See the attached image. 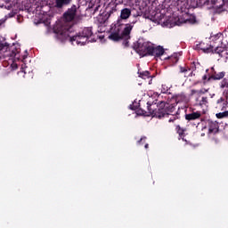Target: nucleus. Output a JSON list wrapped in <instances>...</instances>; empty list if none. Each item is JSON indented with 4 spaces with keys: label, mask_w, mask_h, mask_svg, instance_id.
Segmentation results:
<instances>
[{
    "label": "nucleus",
    "mask_w": 228,
    "mask_h": 228,
    "mask_svg": "<svg viewBox=\"0 0 228 228\" xmlns=\"http://www.w3.org/2000/svg\"><path fill=\"white\" fill-rule=\"evenodd\" d=\"M77 15V6L72 4L70 8L63 13L62 20L61 24L57 26V28L54 29V32L61 37L65 33H74V20Z\"/></svg>",
    "instance_id": "f257e3e1"
},
{
    "label": "nucleus",
    "mask_w": 228,
    "mask_h": 228,
    "mask_svg": "<svg viewBox=\"0 0 228 228\" xmlns=\"http://www.w3.org/2000/svg\"><path fill=\"white\" fill-rule=\"evenodd\" d=\"M148 113L155 118H165L170 117L175 111V105L165 102H159L158 104L147 102Z\"/></svg>",
    "instance_id": "f03ea898"
},
{
    "label": "nucleus",
    "mask_w": 228,
    "mask_h": 228,
    "mask_svg": "<svg viewBox=\"0 0 228 228\" xmlns=\"http://www.w3.org/2000/svg\"><path fill=\"white\" fill-rule=\"evenodd\" d=\"M94 35L92 28H86L81 33L77 35H72V32H68L61 35V38L64 40H69V42H76L77 45H85L88 42L90 37Z\"/></svg>",
    "instance_id": "7ed1b4c3"
},
{
    "label": "nucleus",
    "mask_w": 228,
    "mask_h": 228,
    "mask_svg": "<svg viewBox=\"0 0 228 228\" xmlns=\"http://www.w3.org/2000/svg\"><path fill=\"white\" fill-rule=\"evenodd\" d=\"M3 53H9L5 55L15 58V60H20V48H17L16 46L8 48V46L0 43V58L3 56Z\"/></svg>",
    "instance_id": "20e7f679"
},
{
    "label": "nucleus",
    "mask_w": 228,
    "mask_h": 228,
    "mask_svg": "<svg viewBox=\"0 0 228 228\" xmlns=\"http://www.w3.org/2000/svg\"><path fill=\"white\" fill-rule=\"evenodd\" d=\"M122 20H118L115 28L112 29L110 35L108 37L109 40H112V42H120V40H124L122 37Z\"/></svg>",
    "instance_id": "39448f33"
},
{
    "label": "nucleus",
    "mask_w": 228,
    "mask_h": 228,
    "mask_svg": "<svg viewBox=\"0 0 228 228\" xmlns=\"http://www.w3.org/2000/svg\"><path fill=\"white\" fill-rule=\"evenodd\" d=\"M152 43L145 41H138L135 45V51L140 56H149Z\"/></svg>",
    "instance_id": "423d86ee"
},
{
    "label": "nucleus",
    "mask_w": 228,
    "mask_h": 228,
    "mask_svg": "<svg viewBox=\"0 0 228 228\" xmlns=\"http://www.w3.org/2000/svg\"><path fill=\"white\" fill-rule=\"evenodd\" d=\"M134 24H136L134 20L125 25L122 24L121 37H123V39L129 40V38H131V31H133V28H134Z\"/></svg>",
    "instance_id": "0eeeda50"
},
{
    "label": "nucleus",
    "mask_w": 228,
    "mask_h": 228,
    "mask_svg": "<svg viewBox=\"0 0 228 228\" xmlns=\"http://www.w3.org/2000/svg\"><path fill=\"white\" fill-rule=\"evenodd\" d=\"M180 24H195L197 22V17L193 14L185 13L183 18L178 19Z\"/></svg>",
    "instance_id": "6e6552de"
},
{
    "label": "nucleus",
    "mask_w": 228,
    "mask_h": 228,
    "mask_svg": "<svg viewBox=\"0 0 228 228\" xmlns=\"http://www.w3.org/2000/svg\"><path fill=\"white\" fill-rule=\"evenodd\" d=\"M163 54H165L163 46H154V45L151 44L148 56H156L157 58H159V56H163Z\"/></svg>",
    "instance_id": "1a4fd4ad"
},
{
    "label": "nucleus",
    "mask_w": 228,
    "mask_h": 228,
    "mask_svg": "<svg viewBox=\"0 0 228 228\" xmlns=\"http://www.w3.org/2000/svg\"><path fill=\"white\" fill-rule=\"evenodd\" d=\"M200 117H202L200 110L191 111V113L185 114V120H187V122H193V120H199Z\"/></svg>",
    "instance_id": "9d476101"
},
{
    "label": "nucleus",
    "mask_w": 228,
    "mask_h": 228,
    "mask_svg": "<svg viewBox=\"0 0 228 228\" xmlns=\"http://www.w3.org/2000/svg\"><path fill=\"white\" fill-rule=\"evenodd\" d=\"M214 54H218L220 58H224L225 60H228V50L227 48L222 47V46H216L214 49Z\"/></svg>",
    "instance_id": "9b49d317"
},
{
    "label": "nucleus",
    "mask_w": 228,
    "mask_h": 228,
    "mask_svg": "<svg viewBox=\"0 0 228 228\" xmlns=\"http://www.w3.org/2000/svg\"><path fill=\"white\" fill-rule=\"evenodd\" d=\"M197 48L200 49V51H203V53H213V54H215V49H213V45H206V43L204 42H201L199 45H197Z\"/></svg>",
    "instance_id": "f8f14e48"
},
{
    "label": "nucleus",
    "mask_w": 228,
    "mask_h": 228,
    "mask_svg": "<svg viewBox=\"0 0 228 228\" xmlns=\"http://www.w3.org/2000/svg\"><path fill=\"white\" fill-rule=\"evenodd\" d=\"M72 3V0H54V8L57 10H62L65 6H69Z\"/></svg>",
    "instance_id": "ddd939ff"
},
{
    "label": "nucleus",
    "mask_w": 228,
    "mask_h": 228,
    "mask_svg": "<svg viewBox=\"0 0 228 228\" xmlns=\"http://www.w3.org/2000/svg\"><path fill=\"white\" fill-rule=\"evenodd\" d=\"M131 17V9L129 8H124L121 10L119 19L118 20H127Z\"/></svg>",
    "instance_id": "4468645a"
},
{
    "label": "nucleus",
    "mask_w": 228,
    "mask_h": 228,
    "mask_svg": "<svg viewBox=\"0 0 228 228\" xmlns=\"http://www.w3.org/2000/svg\"><path fill=\"white\" fill-rule=\"evenodd\" d=\"M227 104V98L225 97H221L216 101V108H219L222 110H226Z\"/></svg>",
    "instance_id": "2eb2a0df"
},
{
    "label": "nucleus",
    "mask_w": 228,
    "mask_h": 228,
    "mask_svg": "<svg viewBox=\"0 0 228 228\" xmlns=\"http://www.w3.org/2000/svg\"><path fill=\"white\" fill-rule=\"evenodd\" d=\"M175 131L179 136V140H184V136H186V134L184 133H186V128H183L181 127V126L177 125L175 127Z\"/></svg>",
    "instance_id": "dca6fc26"
},
{
    "label": "nucleus",
    "mask_w": 228,
    "mask_h": 228,
    "mask_svg": "<svg viewBox=\"0 0 228 228\" xmlns=\"http://www.w3.org/2000/svg\"><path fill=\"white\" fill-rule=\"evenodd\" d=\"M225 76V72L222 71L219 73H214L210 77L208 78V81H211V79H214L215 81L224 79V77Z\"/></svg>",
    "instance_id": "f3484780"
},
{
    "label": "nucleus",
    "mask_w": 228,
    "mask_h": 228,
    "mask_svg": "<svg viewBox=\"0 0 228 228\" xmlns=\"http://www.w3.org/2000/svg\"><path fill=\"white\" fill-rule=\"evenodd\" d=\"M217 132H218V123H214V122L209 123L208 133L216 134Z\"/></svg>",
    "instance_id": "a211bd4d"
},
{
    "label": "nucleus",
    "mask_w": 228,
    "mask_h": 228,
    "mask_svg": "<svg viewBox=\"0 0 228 228\" xmlns=\"http://www.w3.org/2000/svg\"><path fill=\"white\" fill-rule=\"evenodd\" d=\"M139 77H142V79H151V72L149 71H138Z\"/></svg>",
    "instance_id": "6ab92c4d"
},
{
    "label": "nucleus",
    "mask_w": 228,
    "mask_h": 228,
    "mask_svg": "<svg viewBox=\"0 0 228 228\" xmlns=\"http://www.w3.org/2000/svg\"><path fill=\"white\" fill-rule=\"evenodd\" d=\"M198 6H206L209 4V0H195Z\"/></svg>",
    "instance_id": "aec40b11"
},
{
    "label": "nucleus",
    "mask_w": 228,
    "mask_h": 228,
    "mask_svg": "<svg viewBox=\"0 0 228 228\" xmlns=\"http://www.w3.org/2000/svg\"><path fill=\"white\" fill-rule=\"evenodd\" d=\"M220 38H222V33H217L216 35H212L210 37V39H212L213 42H218V40H220Z\"/></svg>",
    "instance_id": "412c9836"
},
{
    "label": "nucleus",
    "mask_w": 228,
    "mask_h": 228,
    "mask_svg": "<svg viewBox=\"0 0 228 228\" xmlns=\"http://www.w3.org/2000/svg\"><path fill=\"white\" fill-rule=\"evenodd\" d=\"M189 70H192V71L191 72V74L189 75L191 77L192 76H195V73H193V72H195V70H197V64H196L195 62H192V63L191 64V68H189Z\"/></svg>",
    "instance_id": "4be33fe9"
},
{
    "label": "nucleus",
    "mask_w": 228,
    "mask_h": 228,
    "mask_svg": "<svg viewBox=\"0 0 228 228\" xmlns=\"http://www.w3.org/2000/svg\"><path fill=\"white\" fill-rule=\"evenodd\" d=\"M216 118H225L226 117H228V110L224 111V112H219L217 114H216Z\"/></svg>",
    "instance_id": "5701e85b"
},
{
    "label": "nucleus",
    "mask_w": 228,
    "mask_h": 228,
    "mask_svg": "<svg viewBox=\"0 0 228 228\" xmlns=\"http://www.w3.org/2000/svg\"><path fill=\"white\" fill-rule=\"evenodd\" d=\"M146 140H147L146 136L141 137V139L139 141H137V145H143L145 143Z\"/></svg>",
    "instance_id": "b1692460"
},
{
    "label": "nucleus",
    "mask_w": 228,
    "mask_h": 228,
    "mask_svg": "<svg viewBox=\"0 0 228 228\" xmlns=\"http://www.w3.org/2000/svg\"><path fill=\"white\" fill-rule=\"evenodd\" d=\"M221 88H228V78H224V79L222 81Z\"/></svg>",
    "instance_id": "393cba45"
},
{
    "label": "nucleus",
    "mask_w": 228,
    "mask_h": 228,
    "mask_svg": "<svg viewBox=\"0 0 228 228\" xmlns=\"http://www.w3.org/2000/svg\"><path fill=\"white\" fill-rule=\"evenodd\" d=\"M188 70H190V68L180 66V73L181 74H186V72H188Z\"/></svg>",
    "instance_id": "a878e982"
},
{
    "label": "nucleus",
    "mask_w": 228,
    "mask_h": 228,
    "mask_svg": "<svg viewBox=\"0 0 228 228\" xmlns=\"http://www.w3.org/2000/svg\"><path fill=\"white\" fill-rule=\"evenodd\" d=\"M179 118L177 115H171V118L168 119V122H175Z\"/></svg>",
    "instance_id": "bb28decb"
},
{
    "label": "nucleus",
    "mask_w": 228,
    "mask_h": 228,
    "mask_svg": "<svg viewBox=\"0 0 228 228\" xmlns=\"http://www.w3.org/2000/svg\"><path fill=\"white\" fill-rule=\"evenodd\" d=\"M201 104H208V97L203 96L201 98Z\"/></svg>",
    "instance_id": "cd10ccee"
},
{
    "label": "nucleus",
    "mask_w": 228,
    "mask_h": 228,
    "mask_svg": "<svg viewBox=\"0 0 228 228\" xmlns=\"http://www.w3.org/2000/svg\"><path fill=\"white\" fill-rule=\"evenodd\" d=\"M19 75H22L23 74V77H26V70H24V68L21 69L20 71L18 72Z\"/></svg>",
    "instance_id": "c85d7f7f"
},
{
    "label": "nucleus",
    "mask_w": 228,
    "mask_h": 228,
    "mask_svg": "<svg viewBox=\"0 0 228 228\" xmlns=\"http://www.w3.org/2000/svg\"><path fill=\"white\" fill-rule=\"evenodd\" d=\"M166 86H163L162 85V90H161V93L162 94H167V92H168V87H165Z\"/></svg>",
    "instance_id": "c756f323"
},
{
    "label": "nucleus",
    "mask_w": 228,
    "mask_h": 228,
    "mask_svg": "<svg viewBox=\"0 0 228 228\" xmlns=\"http://www.w3.org/2000/svg\"><path fill=\"white\" fill-rule=\"evenodd\" d=\"M113 12H117V8H112V10L108 12V17H110Z\"/></svg>",
    "instance_id": "7c9ffc66"
},
{
    "label": "nucleus",
    "mask_w": 228,
    "mask_h": 228,
    "mask_svg": "<svg viewBox=\"0 0 228 228\" xmlns=\"http://www.w3.org/2000/svg\"><path fill=\"white\" fill-rule=\"evenodd\" d=\"M104 22H106V19H102L101 20V18H99V23L100 24H104Z\"/></svg>",
    "instance_id": "2f4dec72"
},
{
    "label": "nucleus",
    "mask_w": 228,
    "mask_h": 228,
    "mask_svg": "<svg viewBox=\"0 0 228 228\" xmlns=\"http://www.w3.org/2000/svg\"><path fill=\"white\" fill-rule=\"evenodd\" d=\"M5 22H6V20H4V19L0 20V28H1V26H3V24H4Z\"/></svg>",
    "instance_id": "473e14b6"
},
{
    "label": "nucleus",
    "mask_w": 228,
    "mask_h": 228,
    "mask_svg": "<svg viewBox=\"0 0 228 228\" xmlns=\"http://www.w3.org/2000/svg\"><path fill=\"white\" fill-rule=\"evenodd\" d=\"M203 82L206 83V80L208 79V75H204L202 77Z\"/></svg>",
    "instance_id": "72a5a7b5"
},
{
    "label": "nucleus",
    "mask_w": 228,
    "mask_h": 228,
    "mask_svg": "<svg viewBox=\"0 0 228 228\" xmlns=\"http://www.w3.org/2000/svg\"><path fill=\"white\" fill-rule=\"evenodd\" d=\"M134 17H142V12H138Z\"/></svg>",
    "instance_id": "f704fd0d"
},
{
    "label": "nucleus",
    "mask_w": 228,
    "mask_h": 228,
    "mask_svg": "<svg viewBox=\"0 0 228 228\" xmlns=\"http://www.w3.org/2000/svg\"><path fill=\"white\" fill-rule=\"evenodd\" d=\"M144 149H149V143H146V144L144 145Z\"/></svg>",
    "instance_id": "c9c22d12"
},
{
    "label": "nucleus",
    "mask_w": 228,
    "mask_h": 228,
    "mask_svg": "<svg viewBox=\"0 0 228 228\" xmlns=\"http://www.w3.org/2000/svg\"><path fill=\"white\" fill-rule=\"evenodd\" d=\"M160 15H161V14H159V13H156V14H155V17L159 18Z\"/></svg>",
    "instance_id": "e433bc0d"
}]
</instances>
